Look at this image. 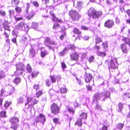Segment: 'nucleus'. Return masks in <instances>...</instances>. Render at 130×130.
<instances>
[{"label":"nucleus","mask_w":130,"mask_h":130,"mask_svg":"<svg viewBox=\"0 0 130 130\" xmlns=\"http://www.w3.org/2000/svg\"><path fill=\"white\" fill-rule=\"evenodd\" d=\"M25 25L24 22H21L18 24L17 27L18 28L22 29L23 28L25 27Z\"/></svg>","instance_id":"20"},{"label":"nucleus","mask_w":130,"mask_h":130,"mask_svg":"<svg viewBox=\"0 0 130 130\" xmlns=\"http://www.w3.org/2000/svg\"><path fill=\"white\" fill-rule=\"evenodd\" d=\"M38 73V72L37 71H33L31 73V75L32 77H35L37 75Z\"/></svg>","instance_id":"31"},{"label":"nucleus","mask_w":130,"mask_h":130,"mask_svg":"<svg viewBox=\"0 0 130 130\" xmlns=\"http://www.w3.org/2000/svg\"><path fill=\"white\" fill-rule=\"evenodd\" d=\"M94 59V57L93 56H90L88 59V60L90 63L93 62Z\"/></svg>","instance_id":"48"},{"label":"nucleus","mask_w":130,"mask_h":130,"mask_svg":"<svg viewBox=\"0 0 130 130\" xmlns=\"http://www.w3.org/2000/svg\"><path fill=\"white\" fill-rule=\"evenodd\" d=\"M37 117L40 119V118H43V121L44 122L46 121V118L45 116L43 113H40L39 116H37Z\"/></svg>","instance_id":"23"},{"label":"nucleus","mask_w":130,"mask_h":130,"mask_svg":"<svg viewBox=\"0 0 130 130\" xmlns=\"http://www.w3.org/2000/svg\"><path fill=\"white\" fill-rule=\"evenodd\" d=\"M87 14L90 18L95 19L100 17L102 15L103 13L102 11H97L94 8L91 7L88 10Z\"/></svg>","instance_id":"1"},{"label":"nucleus","mask_w":130,"mask_h":130,"mask_svg":"<svg viewBox=\"0 0 130 130\" xmlns=\"http://www.w3.org/2000/svg\"><path fill=\"white\" fill-rule=\"evenodd\" d=\"M106 54L105 52H100L98 54V56L102 57L105 56Z\"/></svg>","instance_id":"38"},{"label":"nucleus","mask_w":130,"mask_h":130,"mask_svg":"<svg viewBox=\"0 0 130 130\" xmlns=\"http://www.w3.org/2000/svg\"><path fill=\"white\" fill-rule=\"evenodd\" d=\"M102 46L103 48L105 49L108 47V44L107 42L106 41L105 42H103L102 43Z\"/></svg>","instance_id":"35"},{"label":"nucleus","mask_w":130,"mask_h":130,"mask_svg":"<svg viewBox=\"0 0 130 130\" xmlns=\"http://www.w3.org/2000/svg\"><path fill=\"white\" fill-rule=\"evenodd\" d=\"M15 10L16 12L18 13L21 12L22 10L21 8L18 6L16 7L15 8Z\"/></svg>","instance_id":"34"},{"label":"nucleus","mask_w":130,"mask_h":130,"mask_svg":"<svg viewBox=\"0 0 130 130\" xmlns=\"http://www.w3.org/2000/svg\"><path fill=\"white\" fill-rule=\"evenodd\" d=\"M72 32L75 34H77L78 35L81 34L82 32L78 28H75L73 29Z\"/></svg>","instance_id":"16"},{"label":"nucleus","mask_w":130,"mask_h":130,"mask_svg":"<svg viewBox=\"0 0 130 130\" xmlns=\"http://www.w3.org/2000/svg\"><path fill=\"white\" fill-rule=\"evenodd\" d=\"M50 77V78H51V79L52 80V81H55V78L54 76H53V75L51 76Z\"/></svg>","instance_id":"60"},{"label":"nucleus","mask_w":130,"mask_h":130,"mask_svg":"<svg viewBox=\"0 0 130 130\" xmlns=\"http://www.w3.org/2000/svg\"><path fill=\"white\" fill-rule=\"evenodd\" d=\"M35 50L32 48H31L29 50V57L30 58H32L34 57L36 53Z\"/></svg>","instance_id":"11"},{"label":"nucleus","mask_w":130,"mask_h":130,"mask_svg":"<svg viewBox=\"0 0 130 130\" xmlns=\"http://www.w3.org/2000/svg\"><path fill=\"white\" fill-rule=\"evenodd\" d=\"M61 65L62 68L63 69H65L67 67V66L65 64V63L64 62H62L61 63Z\"/></svg>","instance_id":"52"},{"label":"nucleus","mask_w":130,"mask_h":130,"mask_svg":"<svg viewBox=\"0 0 130 130\" xmlns=\"http://www.w3.org/2000/svg\"><path fill=\"white\" fill-rule=\"evenodd\" d=\"M83 5V4L81 1H78L77 2V6L78 7L82 8Z\"/></svg>","instance_id":"32"},{"label":"nucleus","mask_w":130,"mask_h":130,"mask_svg":"<svg viewBox=\"0 0 130 130\" xmlns=\"http://www.w3.org/2000/svg\"><path fill=\"white\" fill-rule=\"evenodd\" d=\"M43 94V92L41 90H39L37 92L36 94V96L39 98L40 96Z\"/></svg>","instance_id":"27"},{"label":"nucleus","mask_w":130,"mask_h":130,"mask_svg":"<svg viewBox=\"0 0 130 130\" xmlns=\"http://www.w3.org/2000/svg\"><path fill=\"white\" fill-rule=\"evenodd\" d=\"M68 110L70 113H72L73 114L74 113V111L73 108L69 107L68 108Z\"/></svg>","instance_id":"39"},{"label":"nucleus","mask_w":130,"mask_h":130,"mask_svg":"<svg viewBox=\"0 0 130 130\" xmlns=\"http://www.w3.org/2000/svg\"><path fill=\"white\" fill-rule=\"evenodd\" d=\"M93 77L92 75L90 73L87 75L85 78L86 81H90L92 80V79L93 78Z\"/></svg>","instance_id":"15"},{"label":"nucleus","mask_w":130,"mask_h":130,"mask_svg":"<svg viewBox=\"0 0 130 130\" xmlns=\"http://www.w3.org/2000/svg\"><path fill=\"white\" fill-rule=\"evenodd\" d=\"M79 54L76 52H74L70 55V59L72 60L77 61L79 60Z\"/></svg>","instance_id":"7"},{"label":"nucleus","mask_w":130,"mask_h":130,"mask_svg":"<svg viewBox=\"0 0 130 130\" xmlns=\"http://www.w3.org/2000/svg\"><path fill=\"white\" fill-rule=\"evenodd\" d=\"M60 107L57 103H53L50 106L51 112L54 115H56L60 113Z\"/></svg>","instance_id":"3"},{"label":"nucleus","mask_w":130,"mask_h":130,"mask_svg":"<svg viewBox=\"0 0 130 130\" xmlns=\"http://www.w3.org/2000/svg\"><path fill=\"white\" fill-rule=\"evenodd\" d=\"M109 126V125L107 126L105 125H103L101 127V129L102 130H108V127Z\"/></svg>","instance_id":"43"},{"label":"nucleus","mask_w":130,"mask_h":130,"mask_svg":"<svg viewBox=\"0 0 130 130\" xmlns=\"http://www.w3.org/2000/svg\"><path fill=\"white\" fill-rule=\"evenodd\" d=\"M11 104V103L8 101H6L5 102L4 106L6 109H7L8 107H9Z\"/></svg>","instance_id":"28"},{"label":"nucleus","mask_w":130,"mask_h":130,"mask_svg":"<svg viewBox=\"0 0 130 130\" xmlns=\"http://www.w3.org/2000/svg\"><path fill=\"white\" fill-rule=\"evenodd\" d=\"M80 119H86L87 117V114L85 112H83L80 115Z\"/></svg>","instance_id":"19"},{"label":"nucleus","mask_w":130,"mask_h":130,"mask_svg":"<svg viewBox=\"0 0 130 130\" xmlns=\"http://www.w3.org/2000/svg\"><path fill=\"white\" fill-rule=\"evenodd\" d=\"M120 47L122 52L126 54H127L128 50L127 46L125 43L121 44L120 45Z\"/></svg>","instance_id":"10"},{"label":"nucleus","mask_w":130,"mask_h":130,"mask_svg":"<svg viewBox=\"0 0 130 130\" xmlns=\"http://www.w3.org/2000/svg\"><path fill=\"white\" fill-rule=\"evenodd\" d=\"M75 125H77L79 127H81L83 124L82 121L81 119H77L75 123Z\"/></svg>","instance_id":"13"},{"label":"nucleus","mask_w":130,"mask_h":130,"mask_svg":"<svg viewBox=\"0 0 130 130\" xmlns=\"http://www.w3.org/2000/svg\"><path fill=\"white\" fill-rule=\"evenodd\" d=\"M14 18L15 20L17 21H18L20 20H22L23 19V17H20L19 18H17L16 16L14 17Z\"/></svg>","instance_id":"51"},{"label":"nucleus","mask_w":130,"mask_h":130,"mask_svg":"<svg viewBox=\"0 0 130 130\" xmlns=\"http://www.w3.org/2000/svg\"><path fill=\"white\" fill-rule=\"evenodd\" d=\"M33 4L34 6L36 7H38L39 4L36 1H34L33 2Z\"/></svg>","instance_id":"54"},{"label":"nucleus","mask_w":130,"mask_h":130,"mask_svg":"<svg viewBox=\"0 0 130 130\" xmlns=\"http://www.w3.org/2000/svg\"><path fill=\"white\" fill-rule=\"evenodd\" d=\"M68 49L66 47L64 48L63 51L60 53V55L61 56H64L66 53V51H68Z\"/></svg>","instance_id":"24"},{"label":"nucleus","mask_w":130,"mask_h":130,"mask_svg":"<svg viewBox=\"0 0 130 130\" xmlns=\"http://www.w3.org/2000/svg\"><path fill=\"white\" fill-rule=\"evenodd\" d=\"M109 95L110 94L108 92H106L104 95H101L100 94L98 93H95L94 95L93 101H96L97 102L98 100L100 99L102 96H104V97L103 99V101H104L105 99L109 97Z\"/></svg>","instance_id":"4"},{"label":"nucleus","mask_w":130,"mask_h":130,"mask_svg":"<svg viewBox=\"0 0 130 130\" xmlns=\"http://www.w3.org/2000/svg\"><path fill=\"white\" fill-rule=\"evenodd\" d=\"M20 1L19 0H12L11 1L12 4L17 5L19 3Z\"/></svg>","instance_id":"33"},{"label":"nucleus","mask_w":130,"mask_h":130,"mask_svg":"<svg viewBox=\"0 0 130 130\" xmlns=\"http://www.w3.org/2000/svg\"><path fill=\"white\" fill-rule=\"evenodd\" d=\"M34 89H35L36 90H37L39 89V85H35L34 86Z\"/></svg>","instance_id":"59"},{"label":"nucleus","mask_w":130,"mask_h":130,"mask_svg":"<svg viewBox=\"0 0 130 130\" xmlns=\"http://www.w3.org/2000/svg\"><path fill=\"white\" fill-rule=\"evenodd\" d=\"M23 98L22 97H20L17 99V101L19 103H22L23 102Z\"/></svg>","instance_id":"46"},{"label":"nucleus","mask_w":130,"mask_h":130,"mask_svg":"<svg viewBox=\"0 0 130 130\" xmlns=\"http://www.w3.org/2000/svg\"><path fill=\"white\" fill-rule=\"evenodd\" d=\"M102 40L99 37H97L95 39V42L96 44L102 42Z\"/></svg>","instance_id":"30"},{"label":"nucleus","mask_w":130,"mask_h":130,"mask_svg":"<svg viewBox=\"0 0 130 130\" xmlns=\"http://www.w3.org/2000/svg\"><path fill=\"white\" fill-rule=\"evenodd\" d=\"M120 22V19L117 18L116 19V23L117 24H119Z\"/></svg>","instance_id":"63"},{"label":"nucleus","mask_w":130,"mask_h":130,"mask_svg":"<svg viewBox=\"0 0 130 130\" xmlns=\"http://www.w3.org/2000/svg\"><path fill=\"white\" fill-rule=\"evenodd\" d=\"M6 13L4 11L0 10V14L3 16H5L6 15Z\"/></svg>","instance_id":"53"},{"label":"nucleus","mask_w":130,"mask_h":130,"mask_svg":"<svg viewBox=\"0 0 130 130\" xmlns=\"http://www.w3.org/2000/svg\"><path fill=\"white\" fill-rule=\"evenodd\" d=\"M75 48V46L74 44H70L69 45L68 50H74Z\"/></svg>","instance_id":"41"},{"label":"nucleus","mask_w":130,"mask_h":130,"mask_svg":"<svg viewBox=\"0 0 130 130\" xmlns=\"http://www.w3.org/2000/svg\"><path fill=\"white\" fill-rule=\"evenodd\" d=\"M47 54V51L46 50L44 51H41L40 54L41 56L42 57H44Z\"/></svg>","instance_id":"29"},{"label":"nucleus","mask_w":130,"mask_h":130,"mask_svg":"<svg viewBox=\"0 0 130 130\" xmlns=\"http://www.w3.org/2000/svg\"><path fill=\"white\" fill-rule=\"evenodd\" d=\"M81 29L84 30H87L88 29V28L85 26H82L81 27Z\"/></svg>","instance_id":"58"},{"label":"nucleus","mask_w":130,"mask_h":130,"mask_svg":"<svg viewBox=\"0 0 130 130\" xmlns=\"http://www.w3.org/2000/svg\"><path fill=\"white\" fill-rule=\"evenodd\" d=\"M0 116L1 117H5L6 116V112L5 111H2L0 112Z\"/></svg>","instance_id":"36"},{"label":"nucleus","mask_w":130,"mask_h":130,"mask_svg":"<svg viewBox=\"0 0 130 130\" xmlns=\"http://www.w3.org/2000/svg\"><path fill=\"white\" fill-rule=\"evenodd\" d=\"M4 35L5 36V38H9V34L7 33L6 31H5L4 33Z\"/></svg>","instance_id":"49"},{"label":"nucleus","mask_w":130,"mask_h":130,"mask_svg":"<svg viewBox=\"0 0 130 130\" xmlns=\"http://www.w3.org/2000/svg\"><path fill=\"white\" fill-rule=\"evenodd\" d=\"M4 74V73L3 71H0V79L5 77V75L3 74Z\"/></svg>","instance_id":"37"},{"label":"nucleus","mask_w":130,"mask_h":130,"mask_svg":"<svg viewBox=\"0 0 130 130\" xmlns=\"http://www.w3.org/2000/svg\"><path fill=\"white\" fill-rule=\"evenodd\" d=\"M35 13L33 11L30 12V13L29 15L26 17V19L28 20L31 19L32 17H34Z\"/></svg>","instance_id":"21"},{"label":"nucleus","mask_w":130,"mask_h":130,"mask_svg":"<svg viewBox=\"0 0 130 130\" xmlns=\"http://www.w3.org/2000/svg\"><path fill=\"white\" fill-rule=\"evenodd\" d=\"M38 102V100L36 98H35L34 99L33 101H32V103L31 104L33 107L34 105L37 104Z\"/></svg>","instance_id":"42"},{"label":"nucleus","mask_w":130,"mask_h":130,"mask_svg":"<svg viewBox=\"0 0 130 130\" xmlns=\"http://www.w3.org/2000/svg\"><path fill=\"white\" fill-rule=\"evenodd\" d=\"M60 27V25L57 23H55L54 24L53 26V29H56L59 28Z\"/></svg>","instance_id":"25"},{"label":"nucleus","mask_w":130,"mask_h":130,"mask_svg":"<svg viewBox=\"0 0 130 130\" xmlns=\"http://www.w3.org/2000/svg\"><path fill=\"white\" fill-rule=\"evenodd\" d=\"M66 35V33L65 32H64L63 33H62L61 35L59 36L60 39L62 40H63V37L64 36H65Z\"/></svg>","instance_id":"50"},{"label":"nucleus","mask_w":130,"mask_h":130,"mask_svg":"<svg viewBox=\"0 0 130 130\" xmlns=\"http://www.w3.org/2000/svg\"><path fill=\"white\" fill-rule=\"evenodd\" d=\"M16 72L19 75H21L23 73V72L25 71L24 68V65L21 63H19L16 64Z\"/></svg>","instance_id":"5"},{"label":"nucleus","mask_w":130,"mask_h":130,"mask_svg":"<svg viewBox=\"0 0 130 130\" xmlns=\"http://www.w3.org/2000/svg\"><path fill=\"white\" fill-rule=\"evenodd\" d=\"M122 40L123 41L125 44H128L130 47V39L128 38H123L122 39Z\"/></svg>","instance_id":"17"},{"label":"nucleus","mask_w":130,"mask_h":130,"mask_svg":"<svg viewBox=\"0 0 130 130\" xmlns=\"http://www.w3.org/2000/svg\"><path fill=\"white\" fill-rule=\"evenodd\" d=\"M9 22L6 20H4L2 23L3 27L5 30H7L9 32H10L11 30L10 28V26L8 25Z\"/></svg>","instance_id":"8"},{"label":"nucleus","mask_w":130,"mask_h":130,"mask_svg":"<svg viewBox=\"0 0 130 130\" xmlns=\"http://www.w3.org/2000/svg\"><path fill=\"white\" fill-rule=\"evenodd\" d=\"M50 41V39L48 37H46L44 41V42L46 43H48Z\"/></svg>","instance_id":"57"},{"label":"nucleus","mask_w":130,"mask_h":130,"mask_svg":"<svg viewBox=\"0 0 130 130\" xmlns=\"http://www.w3.org/2000/svg\"><path fill=\"white\" fill-rule=\"evenodd\" d=\"M60 90L61 93H64L67 92V89L65 87H62L61 88Z\"/></svg>","instance_id":"44"},{"label":"nucleus","mask_w":130,"mask_h":130,"mask_svg":"<svg viewBox=\"0 0 130 130\" xmlns=\"http://www.w3.org/2000/svg\"><path fill=\"white\" fill-rule=\"evenodd\" d=\"M19 118L15 117H12L9 120V122L11 123H17V122H19Z\"/></svg>","instance_id":"12"},{"label":"nucleus","mask_w":130,"mask_h":130,"mask_svg":"<svg viewBox=\"0 0 130 130\" xmlns=\"http://www.w3.org/2000/svg\"><path fill=\"white\" fill-rule=\"evenodd\" d=\"M114 22L113 20L111 19H108L105 22L104 26L107 28H110L114 26Z\"/></svg>","instance_id":"6"},{"label":"nucleus","mask_w":130,"mask_h":130,"mask_svg":"<svg viewBox=\"0 0 130 130\" xmlns=\"http://www.w3.org/2000/svg\"><path fill=\"white\" fill-rule=\"evenodd\" d=\"M59 118L55 117L53 119V121L55 124H57L59 122Z\"/></svg>","instance_id":"40"},{"label":"nucleus","mask_w":130,"mask_h":130,"mask_svg":"<svg viewBox=\"0 0 130 130\" xmlns=\"http://www.w3.org/2000/svg\"><path fill=\"white\" fill-rule=\"evenodd\" d=\"M126 12L128 14V16L130 17V10L128 9L126 10Z\"/></svg>","instance_id":"64"},{"label":"nucleus","mask_w":130,"mask_h":130,"mask_svg":"<svg viewBox=\"0 0 130 130\" xmlns=\"http://www.w3.org/2000/svg\"><path fill=\"white\" fill-rule=\"evenodd\" d=\"M11 41L13 43L17 44L16 38H13L12 39Z\"/></svg>","instance_id":"61"},{"label":"nucleus","mask_w":130,"mask_h":130,"mask_svg":"<svg viewBox=\"0 0 130 130\" xmlns=\"http://www.w3.org/2000/svg\"><path fill=\"white\" fill-rule=\"evenodd\" d=\"M117 59L115 58L112 59L111 60L110 67L112 69H115L117 68Z\"/></svg>","instance_id":"9"},{"label":"nucleus","mask_w":130,"mask_h":130,"mask_svg":"<svg viewBox=\"0 0 130 130\" xmlns=\"http://www.w3.org/2000/svg\"><path fill=\"white\" fill-rule=\"evenodd\" d=\"M27 99L28 103L31 101L32 99V98L31 97H28L27 98Z\"/></svg>","instance_id":"62"},{"label":"nucleus","mask_w":130,"mask_h":130,"mask_svg":"<svg viewBox=\"0 0 130 130\" xmlns=\"http://www.w3.org/2000/svg\"><path fill=\"white\" fill-rule=\"evenodd\" d=\"M123 108V105L122 104L119 103V109L118 111L120 112L121 111Z\"/></svg>","instance_id":"47"},{"label":"nucleus","mask_w":130,"mask_h":130,"mask_svg":"<svg viewBox=\"0 0 130 130\" xmlns=\"http://www.w3.org/2000/svg\"><path fill=\"white\" fill-rule=\"evenodd\" d=\"M19 125L17 123H11V128L14 129L16 130L19 127Z\"/></svg>","instance_id":"14"},{"label":"nucleus","mask_w":130,"mask_h":130,"mask_svg":"<svg viewBox=\"0 0 130 130\" xmlns=\"http://www.w3.org/2000/svg\"><path fill=\"white\" fill-rule=\"evenodd\" d=\"M26 70L29 73H30L32 70V69L29 64L28 63L26 65Z\"/></svg>","instance_id":"18"},{"label":"nucleus","mask_w":130,"mask_h":130,"mask_svg":"<svg viewBox=\"0 0 130 130\" xmlns=\"http://www.w3.org/2000/svg\"><path fill=\"white\" fill-rule=\"evenodd\" d=\"M21 78L18 77H16L14 79V81H20Z\"/></svg>","instance_id":"55"},{"label":"nucleus","mask_w":130,"mask_h":130,"mask_svg":"<svg viewBox=\"0 0 130 130\" xmlns=\"http://www.w3.org/2000/svg\"><path fill=\"white\" fill-rule=\"evenodd\" d=\"M124 126V123H119L117 124V127L118 129L121 130L123 128Z\"/></svg>","instance_id":"22"},{"label":"nucleus","mask_w":130,"mask_h":130,"mask_svg":"<svg viewBox=\"0 0 130 130\" xmlns=\"http://www.w3.org/2000/svg\"><path fill=\"white\" fill-rule=\"evenodd\" d=\"M50 13L52 17L53 21H56L57 18L56 17L54 13H53L51 11H50Z\"/></svg>","instance_id":"26"},{"label":"nucleus","mask_w":130,"mask_h":130,"mask_svg":"<svg viewBox=\"0 0 130 130\" xmlns=\"http://www.w3.org/2000/svg\"><path fill=\"white\" fill-rule=\"evenodd\" d=\"M26 4L27 5V6L26 9V12L27 13L28 11L30 5L28 3H27Z\"/></svg>","instance_id":"45"},{"label":"nucleus","mask_w":130,"mask_h":130,"mask_svg":"<svg viewBox=\"0 0 130 130\" xmlns=\"http://www.w3.org/2000/svg\"><path fill=\"white\" fill-rule=\"evenodd\" d=\"M9 12L10 15H12L14 14V11L13 10H9Z\"/></svg>","instance_id":"56"},{"label":"nucleus","mask_w":130,"mask_h":130,"mask_svg":"<svg viewBox=\"0 0 130 130\" xmlns=\"http://www.w3.org/2000/svg\"><path fill=\"white\" fill-rule=\"evenodd\" d=\"M69 14L70 17L74 22L78 21L81 17V15L78 12L75 10H70L69 11Z\"/></svg>","instance_id":"2"}]
</instances>
